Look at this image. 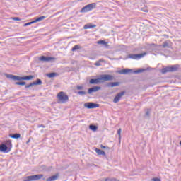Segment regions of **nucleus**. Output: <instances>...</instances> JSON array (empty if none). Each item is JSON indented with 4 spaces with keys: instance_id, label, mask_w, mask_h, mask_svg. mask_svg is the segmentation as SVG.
<instances>
[{
    "instance_id": "4468645a",
    "label": "nucleus",
    "mask_w": 181,
    "mask_h": 181,
    "mask_svg": "<svg viewBox=\"0 0 181 181\" xmlns=\"http://www.w3.org/2000/svg\"><path fill=\"white\" fill-rule=\"evenodd\" d=\"M93 28H97V25L90 23L83 26V29H85V30L86 29H91Z\"/></svg>"
},
{
    "instance_id": "c756f323",
    "label": "nucleus",
    "mask_w": 181,
    "mask_h": 181,
    "mask_svg": "<svg viewBox=\"0 0 181 181\" xmlns=\"http://www.w3.org/2000/svg\"><path fill=\"white\" fill-rule=\"evenodd\" d=\"M78 95H86L87 94V92L84 90H79L77 92Z\"/></svg>"
},
{
    "instance_id": "f8f14e48",
    "label": "nucleus",
    "mask_w": 181,
    "mask_h": 181,
    "mask_svg": "<svg viewBox=\"0 0 181 181\" xmlns=\"http://www.w3.org/2000/svg\"><path fill=\"white\" fill-rule=\"evenodd\" d=\"M99 90H101L100 86H93L88 90V94H91V93H97V91Z\"/></svg>"
},
{
    "instance_id": "f03ea898",
    "label": "nucleus",
    "mask_w": 181,
    "mask_h": 181,
    "mask_svg": "<svg viewBox=\"0 0 181 181\" xmlns=\"http://www.w3.org/2000/svg\"><path fill=\"white\" fill-rule=\"evenodd\" d=\"M6 77L7 78H10V80H17L18 81H21L22 80H32L33 78H35L33 75H30L28 76H18L16 75L8 74H6Z\"/></svg>"
},
{
    "instance_id": "0eeeda50",
    "label": "nucleus",
    "mask_w": 181,
    "mask_h": 181,
    "mask_svg": "<svg viewBox=\"0 0 181 181\" xmlns=\"http://www.w3.org/2000/svg\"><path fill=\"white\" fill-rule=\"evenodd\" d=\"M144 56H146V52L141 54H130L127 56V59H132L133 60H139L142 59Z\"/></svg>"
},
{
    "instance_id": "5701e85b",
    "label": "nucleus",
    "mask_w": 181,
    "mask_h": 181,
    "mask_svg": "<svg viewBox=\"0 0 181 181\" xmlns=\"http://www.w3.org/2000/svg\"><path fill=\"white\" fill-rule=\"evenodd\" d=\"M98 45H103V46H108V42H107L103 40H100L98 41Z\"/></svg>"
},
{
    "instance_id": "c85d7f7f",
    "label": "nucleus",
    "mask_w": 181,
    "mask_h": 181,
    "mask_svg": "<svg viewBox=\"0 0 181 181\" xmlns=\"http://www.w3.org/2000/svg\"><path fill=\"white\" fill-rule=\"evenodd\" d=\"M15 84L16 86H26V82L25 81L16 82Z\"/></svg>"
},
{
    "instance_id": "f704fd0d",
    "label": "nucleus",
    "mask_w": 181,
    "mask_h": 181,
    "mask_svg": "<svg viewBox=\"0 0 181 181\" xmlns=\"http://www.w3.org/2000/svg\"><path fill=\"white\" fill-rule=\"evenodd\" d=\"M84 89V86H76V90H83Z\"/></svg>"
},
{
    "instance_id": "ddd939ff",
    "label": "nucleus",
    "mask_w": 181,
    "mask_h": 181,
    "mask_svg": "<svg viewBox=\"0 0 181 181\" xmlns=\"http://www.w3.org/2000/svg\"><path fill=\"white\" fill-rule=\"evenodd\" d=\"M128 73H133L132 69H124L119 71V74H128Z\"/></svg>"
},
{
    "instance_id": "423d86ee",
    "label": "nucleus",
    "mask_w": 181,
    "mask_h": 181,
    "mask_svg": "<svg viewBox=\"0 0 181 181\" xmlns=\"http://www.w3.org/2000/svg\"><path fill=\"white\" fill-rule=\"evenodd\" d=\"M43 174H37L35 175H29L25 177V179L23 181H36V180H40L42 177H43Z\"/></svg>"
},
{
    "instance_id": "412c9836",
    "label": "nucleus",
    "mask_w": 181,
    "mask_h": 181,
    "mask_svg": "<svg viewBox=\"0 0 181 181\" xmlns=\"http://www.w3.org/2000/svg\"><path fill=\"white\" fill-rule=\"evenodd\" d=\"M43 19H46V16H40L37 18H36L35 20H34L33 22L35 23H36L37 22H40V21H43Z\"/></svg>"
},
{
    "instance_id": "dca6fc26",
    "label": "nucleus",
    "mask_w": 181,
    "mask_h": 181,
    "mask_svg": "<svg viewBox=\"0 0 181 181\" xmlns=\"http://www.w3.org/2000/svg\"><path fill=\"white\" fill-rule=\"evenodd\" d=\"M57 179H59V175H52V176L48 177L47 179V181H54V180H57Z\"/></svg>"
},
{
    "instance_id": "c03bdc74",
    "label": "nucleus",
    "mask_w": 181,
    "mask_h": 181,
    "mask_svg": "<svg viewBox=\"0 0 181 181\" xmlns=\"http://www.w3.org/2000/svg\"><path fill=\"white\" fill-rule=\"evenodd\" d=\"M78 1H83V0H78Z\"/></svg>"
},
{
    "instance_id": "f3484780",
    "label": "nucleus",
    "mask_w": 181,
    "mask_h": 181,
    "mask_svg": "<svg viewBox=\"0 0 181 181\" xmlns=\"http://www.w3.org/2000/svg\"><path fill=\"white\" fill-rule=\"evenodd\" d=\"M10 138H13V139H18L21 138V134L19 133H16L13 134H9Z\"/></svg>"
},
{
    "instance_id": "37998d69",
    "label": "nucleus",
    "mask_w": 181,
    "mask_h": 181,
    "mask_svg": "<svg viewBox=\"0 0 181 181\" xmlns=\"http://www.w3.org/2000/svg\"><path fill=\"white\" fill-rule=\"evenodd\" d=\"M110 178H106L105 180V181H110Z\"/></svg>"
},
{
    "instance_id": "a878e982",
    "label": "nucleus",
    "mask_w": 181,
    "mask_h": 181,
    "mask_svg": "<svg viewBox=\"0 0 181 181\" xmlns=\"http://www.w3.org/2000/svg\"><path fill=\"white\" fill-rule=\"evenodd\" d=\"M145 111H146L145 117H149L150 115H151V109H146Z\"/></svg>"
},
{
    "instance_id": "4c0bfd02",
    "label": "nucleus",
    "mask_w": 181,
    "mask_h": 181,
    "mask_svg": "<svg viewBox=\"0 0 181 181\" xmlns=\"http://www.w3.org/2000/svg\"><path fill=\"white\" fill-rule=\"evenodd\" d=\"M141 11H143V12H148V8H142Z\"/></svg>"
},
{
    "instance_id": "1a4fd4ad",
    "label": "nucleus",
    "mask_w": 181,
    "mask_h": 181,
    "mask_svg": "<svg viewBox=\"0 0 181 181\" xmlns=\"http://www.w3.org/2000/svg\"><path fill=\"white\" fill-rule=\"evenodd\" d=\"M0 152L8 153V152H11V148L6 146V144H2L0 145Z\"/></svg>"
},
{
    "instance_id": "9b49d317",
    "label": "nucleus",
    "mask_w": 181,
    "mask_h": 181,
    "mask_svg": "<svg viewBox=\"0 0 181 181\" xmlns=\"http://www.w3.org/2000/svg\"><path fill=\"white\" fill-rule=\"evenodd\" d=\"M122 95H125V91H122V92L117 93L113 100V103H119V100H121V97H122Z\"/></svg>"
},
{
    "instance_id": "393cba45",
    "label": "nucleus",
    "mask_w": 181,
    "mask_h": 181,
    "mask_svg": "<svg viewBox=\"0 0 181 181\" xmlns=\"http://www.w3.org/2000/svg\"><path fill=\"white\" fill-rule=\"evenodd\" d=\"M144 71H145V69H139L138 70H136V71H133V73L134 74H139V73H144Z\"/></svg>"
},
{
    "instance_id": "c9c22d12",
    "label": "nucleus",
    "mask_w": 181,
    "mask_h": 181,
    "mask_svg": "<svg viewBox=\"0 0 181 181\" xmlns=\"http://www.w3.org/2000/svg\"><path fill=\"white\" fill-rule=\"evenodd\" d=\"M13 21H21V18H19V17H14L12 18Z\"/></svg>"
},
{
    "instance_id": "7ed1b4c3",
    "label": "nucleus",
    "mask_w": 181,
    "mask_h": 181,
    "mask_svg": "<svg viewBox=\"0 0 181 181\" xmlns=\"http://www.w3.org/2000/svg\"><path fill=\"white\" fill-rule=\"evenodd\" d=\"M57 98L58 100V104H64V103H67V101H69V95L63 91H61L57 94Z\"/></svg>"
},
{
    "instance_id": "a19ab883",
    "label": "nucleus",
    "mask_w": 181,
    "mask_h": 181,
    "mask_svg": "<svg viewBox=\"0 0 181 181\" xmlns=\"http://www.w3.org/2000/svg\"><path fill=\"white\" fill-rule=\"evenodd\" d=\"M46 128V126L41 124V125H38V128Z\"/></svg>"
},
{
    "instance_id": "aec40b11",
    "label": "nucleus",
    "mask_w": 181,
    "mask_h": 181,
    "mask_svg": "<svg viewBox=\"0 0 181 181\" xmlns=\"http://www.w3.org/2000/svg\"><path fill=\"white\" fill-rule=\"evenodd\" d=\"M4 144L10 148V151L12 149V140H7Z\"/></svg>"
},
{
    "instance_id": "4be33fe9",
    "label": "nucleus",
    "mask_w": 181,
    "mask_h": 181,
    "mask_svg": "<svg viewBox=\"0 0 181 181\" xmlns=\"http://www.w3.org/2000/svg\"><path fill=\"white\" fill-rule=\"evenodd\" d=\"M57 76V73L52 72L47 74V77H49V78H53V77H56Z\"/></svg>"
},
{
    "instance_id": "9d476101",
    "label": "nucleus",
    "mask_w": 181,
    "mask_h": 181,
    "mask_svg": "<svg viewBox=\"0 0 181 181\" xmlns=\"http://www.w3.org/2000/svg\"><path fill=\"white\" fill-rule=\"evenodd\" d=\"M39 60L40 62H52V60H56V57H45V56H41L39 58Z\"/></svg>"
},
{
    "instance_id": "72a5a7b5",
    "label": "nucleus",
    "mask_w": 181,
    "mask_h": 181,
    "mask_svg": "<svg viewBox=\"0 0 181 181\" xmlns=\"http://www.w3.org/2000/svg\"><path fill=\"white\" fill-rule=\"evenodd\" d=\"M100 148L102 149H110V147H108V146H103V144L100 145Z\"/></svg>"
},
{
    "instance_id": "bb28decb",
    "label": "nucleus",
    "mask_w": 181,
    "mask_h": 181,
    "mask_svg": "<svg viewBox=\"0 0 181 181\" xmlns=\"http://www.w3.org/2000/svg\"><path fill=\"white\" fill-rule=\"evenodd\" d=\"M80 49H81L80 45H75V46H74V47H72L71 50H72V52H76V50H78Z\"/></svg>"
},
{
    "instance_id": "6ab92c4d",
    "label": "nucleus",
    "mask_w": 181,
    "mask_h": 181,
    "mask_svg": "<svg viewBox=\"0 0 181 181\" xmlns=\"http://www.w3.org/2000/svg\"><path fill=\"white\" fill-rule=\"evenodd\" d=\"M95 152L98 153V155H103V156H105V151L100 148H95Z\"/></svg>"
},
{
    "instance_id": "58836bf2",
    "label": "nucleus",
    "mask_w": 181,
    "mask_h": 181,
    "mask_svg": "<svg viewBox=\"0 0 181 181\" xmlns=\"http://www.w3.org/2000/svg\"><path fill=\"white\" fill-rule=\"evenodd\" d=\"M28 86H29L30 87H33V86H35V82L30 83V84H28Z\"/></svg>"
},
{
    "instance_id": "e433bc0d",
    "label": "nucleus",
    "mask_w": 181,
    "mask_h": 181,
    "mask_svg": "<svg viewBox=\"0 0 181 181\" xmlns=\"http://www.w3.org/2000/svg\"><path fill=\"white\" fill-rule=\"evenodd\" d=\"M152 181H160V179H159L158 177H154L152 179Z\"/></svg>"
},
{
    "instance_id": "f257e3e1",
    "label": "nucleus",
    "mask_w": 181,
    "mask_h": 181,
    "mask_svg": "<svg viewBox=\"0 0 181 181\" xmlns=\"http://www.w3.org/2000/svg\"><path fill=\"white\" fill-rule=\"evenodd\" d=\"M101 80H103V81H111L112 80H114V76L110 74H103L100 78L90 79L89 83L100 84V83H101Z\"/></svg>"
},
{
    "instance_id": "2f4dec72",
    "label": "nucleus",
    "mask_w": 181,
    "mask_h": 181,
    "mask_svg": "<svg viewBox=\"0 0 181 181\" xmlns=\"http://www.w3.org/2000/svg\"><path fill=\"white\" fill-rule=\"evenodd\" d=\"M100 62H104V60L103 59H100L98 62H96L95 63V66H101V64L100 63Z\"/></svg>"
},
{
    "instance_id": "6e6552de",
    "label": "nucleus",
    "mask_w": 181,
    "mask_h": 181,
    "mask_svg": "<svg viewBox=\"0 0 181 181\" xmlns=\"http://www.w3.org/2000/svg\"><path fill=\"white\" fill-rule=\"evenodd\" d=\"M84 107L88 108V110H91L93 108H98V107H100V104L88 102L84 104Z\"/></svg>"
},
{
    "instance_id": "20e7f679",
    "label": "nucleus",
    "mask_w": 181,
    "mask_h": 181,
    "mask_svg": "<svg viewBox=\"0 0 181 181\" xmlns=\"http://www.w3.org/2000/svg\"><path fill=\"white\" fill-rule=\"evenodd\" d=\"M179 67H180V65L179 64L171 65L170 66L163 68L162 69V73H175V71H177L179 70Z\"/></svg>"
},
{
    "instance_id": "473e14b6",
    "label": "nucleus",
    "mask_w": 181,
    "mask_h": 181,
    "mask_svg": "<svg viewBox=\"0 0 181 181\" xmlns=\"http://www.w3.org/2000/svg\"><path fill=\"white\" fill-rule=\"evenodd\" d=\"M33 23H35V22L31 21V22H28L24 24V26H29L30 25H33Z\"/></svg>"
},
{
    "instance_id": "2eb2a0df",
    "label": "nucleus",
    "mask_w": 181,
    "mask_h": 181,
    "mask_svg": "<svg viewBox=\"0 0 181 181\" xmlns=\"http://www.w3.org/2000/svg\"><path fill=\"white\" fill-rule=\"evenodd\" d=\"M170 41L167 40L163 43V49H170V45L169 44Z\"/></svg>"
},
{
    "instance_id": "79ce46f5",
    "label": "nucleus",
    "mask_w": 181,
    "mask_h": 181,
    "mask_svg": "<svg viewBox=\"0 0 181 181\" xmlns=\"http://www.w3.org/2000/svg\"><path fill=\"white\" fill-rule=\"evenodd\" d=\"M30 87L29 86V84L28 85H26L25 86V88H30Z\"/></svg>"
},
{
    "instance_id": "7c9ffc66",
    "label": "nucleus",
    "mask_w": 181,
    "mask_h": 181,
    "mask_svg": "<svg viewBox=\"0 0 181 181\" xmlns=\"http://www.w3.org/2000/svg\"><path fill=\"white\" fill-rule=\"evenodd\" d=\"M122 129H121V128H119L117 130V135H119V142L121 143V132H122Z\"/></svg>"
},
{
    "instance_id": "cd10ccee",
    "label": "nucleus",
    "mask_w": 181,
    "mask_h": 181,
    "mask_svg": "<svg viewBox=\"0 0 181 181\" xmlns=\"http://www.w3.org/2000/svg\"><path fill=\"white\" fill-rule=\"evenodd\" d=\"M35 86H41L42 84V80L41 79H37L36 81L34 82Z\"/></svg>"
},
{
    "instance_id": "b1692460",
    "label": "nucleus",
    "mask_w": 181,
    "mask_h": 181,
    "mask_svg": "<svg viewBox=\"0 0 181 181\" xmlns=\"http://www.w3.org/2000/svg\"><path fill=\"white\" fill-rule=\"evenodd\" d=\"M89 129H90L91 131H96L97 129H98V127L94 124H90L89 125Z\"/></svg>"
},
{
    "instance_id": "ea45409f",
    "label": "nucleus",
    "mask_w": 181,
    "mask_h": 181,
    "mask_svg": "<svg viewBox=\"0 0 181 181\" xmlns=\"http://www.w3.org/2000/svg\"><path fill=\"white\" fill-rule=\"evenodd\" d=\"M109 181H119L117 178H110Z\"/></svg>"
},
{
    "instance_id": "a211bd4d",
    "label": "nucleus",
    "mask_w": 181,
    "mask_h": 181,
    "mask_svg": "<svg viewBox=\"0 0 181 181\" xmlns=\"http://www.w3.org/2000/svg\"><path fill=\"white\" fill-rule=\"evenodd\" d=\"M119 86V82H110L107 84V87H117Z\"/></svg>"
},
{
    "instance_id": "39448f33",
    "label": "nucleus",
    "mask_w": 181,
    "mask_h": 181,
    "mask_svg": "<svg viewBox=\"0 0 181 181\" xmlns=\"http://www.w3.org/2000/svg\"><path fill=\"white\" fill-rule=\"evenodd\" d=\"M95 8H97V4L92 3L83 7L80 12L81 13H86V12H90V11H93V9H95Z\"/></svg>"
}]
</instances>
